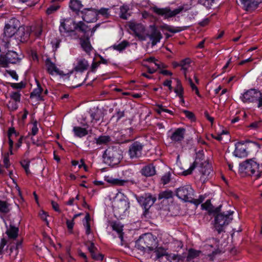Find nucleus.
<instances>
[{
	"label": "nucleus",
	"mask_w": 262,
	"mask_h": 262,
	"mask_svg": "<svg viewBox=\"0 0 262 262\" xmlns=\"http://www.w3.org/2000/svg\"><path fill=\"white\" fill-rule=\"evenodd\" d=\"M134 250L136 251H140L143 253H148L151 257H154L155 260L166 256L168 257L167 259L169 260V262H183L181 256L174 254L170 257L168 255L167 249L163 248V247H155L154 249L151 247H148L147 248L144 247H134Z\"/></svg>",
	"instance_id": "obj_1"
},
{
	"label": "nucleus",
	"mask_w": 262,
	"mask_h": 262,
	"mask_svg": "<svg viewBox=\"0 0 262 262\" xmlns=\"http://www.w3.org/2000/svg\"><path fill=\"white\" fill-rule=\"evenodd\" d=\"M102 158L105 164L113 166L119 164L122 159V151L117 146L109 147L104 151Z\"/></svg>",
	"instance_id": "obj_2"
},
{
	"label": "nucleus",
	"mask_w": 262,
	"mask_h": 262,
	"mask_svg": "<svg viewBox=\"0 0 262 262\" xmlns=\"http://www.w3.org/2000/svg\"><path fill=\"white\" fill-rule=\"evenodd\" d=\"M90 66L89 61L82 57H79L76 59L74 63L73 70L76 72V77H78L79 79L75 80V83H78L79 85L84 82L85 79L82 73L89 69Z\"/></svg>",
	"instance_id": "obj_3"
},
{
	"label": "nucleus",
	"mask_w": 262,
	"mask_h": 262,
	"mask_svg": "<svg viewBox=\"0 0 262 262\" xmlns=\"http://www.w3.org/2000/svg\"><path fill=\"white\" fill-rule=\"evenodd\" d=\"M129 207L128 200L124 196H116L113 202V211L116 217L123 216Z\"/></svg>",
	"instance_id": "obj_4"
},
{
	"label": "nucleus",
	"mask_w": 262,
	"mask_h": 262,
	"mask_svg": "<svg viewBox=\"0 0 262 262\" xmlns=\"http://www.w3.org/2000/svg\"><path fill=\"white\" fill-rule=\"evenodd\" d=\"M259 165L252 160H247L239 165V171L241 173L248 176H254L259 177Z\"/></svg>",
	"instance_id": "obj_5"
},
{
	"label": "nucleus",
	"mask_w": 262,
	"mask_h": 262,
	"mask_svg": "<svg viewBox=\"0 0 262 262\" xmlns=\"http://www.w3.org/2000/svg\"><path fill=\"white\" fill-rule=\"evenodd\" d=\"M189 9V7H186L185 5H183L173 10H171L169 8H159L157 7H152V10L156 14L166 19L173 17L182 11H186Z\"/></svg>",
	"instance_id": "obj_6"
},
{
	"label": "nucleus",
	"mask_w": 262,
	"mask_h": 262,
	"mask_svg": "<svg viewBox=\"0 0 262 262\" xmlns=\"http://www.w3.org/2000/svg\"><path fill=\"white\" fill-rule=\"evenodd\" d=\"M233 211L224 212L217 214L215 218V228L219 233L223 231V228L232 220Z\"/></svg>",
	"instance_id": "obj_7"
},
{
	"label": "nucleus",
	"mask_w": 262,
	"mask_h": 262,
	"mask_svg": "<svg viewBox=\"0 0 262 262\" xmlns=\"http://www.w3.org/2000/svg\"><path fill=\"white\" fill-rule=\"evenodd\" d=\"M129 29L133 32V34L141 41L146 40L148 34L146 32L145 26L141 24L134 21H130L128 24Z\"/></svg>",
	"instance_id": "obj_8"
},
{
	"label": "nucleus",
	"mask_w": 262,
	"mask_h": 262,
	"mask_svg": "<svg viewBox=\"0 0 262 262\" xmlns=\"http://www.w3.org/2000/svg\"><path fill=\"white\" fill-rule=\"evenodd\" d=\"M19 26V21L18 19L15 18L10 19L4 28V37L11 38L13 36L15 37Z\"/></svg>",
	"instance_id": "obj_9"
},
{
	"label": "nucleus",
	"mask_w": 262,
	"mask_h": 262,
	"mask_svg": "<svg viewBox=\"0 0 262 262\" xmlns=\"http://www.w3.org/2000/svg\"><path fill=\"white\" fill-rule=\"evenodd\" d=\"M194 191L191 186L186 185L178 188L176 191V195L181 200L188 202L191 201Z\"/></svg>",
	"instance_id": "obj_10"
},
{
	"label": "nucleus",
	"mask_w": 262,
	"mask_h": 262,
	"mask_svg": "<svg viewBox=\"0 0 262 262\" xmlns=\"http://www.w3.org/2000/svg\"><path fill=\"white\" fill-rule=\"evenodd\" d=\"M76 22L70 18L63 19L61 20L59 26V31L63 35H66L69 33L74 32Z\"/></svg>",
	"instance_id": "obj_11"
},
{
	"label": "nucleus",
	"mask_w": 262,
	"mask_h": 262,
	"mask_svg": "<svg viewBox=\"0 0 262 262\" xmlns=\"http://www.w3.org/2000/svg\"><path fill=\"white\" fill-rule=\"evenodd\" d=\"M32 32V28L30 26H19L15 39L21 42L27 41Z\"/></svg>",
	"instance_id": "obj_12"
},
{
	"label": "nucleus",
	"mask_w": 262,
	"mask_h": 262,
	"mask_svg": "<svg viewBox=\"0 0 262 262\" xmlns=\"http://www.w3.org/2000/svg\"><path fill=\"white\" fill-rule=\"evenodd\" d=\"M260 95H261L260 91L255 89H250L243 95L242 100L245 103L255 102L257 101Z\"/></svg>",
	"instance_id": "obj_13"
},
{
	"label": "nucleus",
	"mask_w": 262,
	"mask_h": 262,
	"mask_svg": "<svg viewBox=\"0 0 262 262\" xmlns=\"http://www.w3.org/2000/svg\"><path fill=\"white\" fill-rule=\"evenodd\" d=\"M82 19L86 23H94L97 20L98 12L92 8L83 9L81 11Z\"/></svg>",
	"instance_id": "obj_14"
},
{
	"label": "nucleus",
	"mask_w": 262,
	"mask_h": 262,
	"mask_svg": "<svg viewBox=\"0 0 262 262\" xmlns=\"http://www.w3.org/2000/svg\"><path fill=\"white\" fill-rule=\"evenodd\" d=\"M18 228L12 225H10V227L7 228L6 234L8 236V239L4 237L2 239L0 246H5L8 243V241L14 240L18 236Z\"/></svg>",
	"instance_id": "obj_15"
},
{
	"label": "nucleus",
	"mask_w": 262,
	"mask_h": 262,
	"mask_svg": "<svg viewBox=\"0 0 262 262\" xmlns=\"http://www.w3.org/2000/svg\"><path fill=\"white\" fill-rule=\"evenodd\" d=\"M137 200L144 208H150L156 202V198L150 193H145L144 195L139 197Z\"/></svg>",
	"instance_id": "obj_16"
},
{
	"label": "nucleus",
	"mask_w": 262,
	"mask_h": 262,
	"mask_svg": "<svg viewBox=\"0 0 262 262\" xmlns=\"http://www.w3.org/2000/svg\"><path fill=\"white\" fill-rule=\"evenodd\" d=\"M143 145L139 142H134L129 146L128 153L132 159L140 157L142 154Z\"/></svg>",
	"instance_id": "obj_17"
},
{
	"label": "nucleus",
	"mask_w": 262,
	"mask_h": 262,
	"mask_svg": "<svg viewBox=\"0 0 262 262\" xmlns=\"http://www.w3.org/2000/svg\"><path fill=\"white\" fill-rule=\"evenodd\" d=\"M202 165V163H200V160L196 158L193 162V163L190 165L189 168L183 172V174L187 176L191 174L193 170L196 167L200 168L199 171L202 174V175L209 174L210 173L209 170L208 169L203 170Z\"/></svg>",
	"instance_id": "obj_18"
},
{
	"label": "nucleus",
	"mask_w": 262,
	"mask_h": 262,
	"mask_svg": "<svg viewBox=\"0 0 262 262\" xmlns=\"http://www.w3.org/2000/svg\"><path fill=\"white\" fill-rule=\"evenodd\" d=\"M110 226L111 227L113 231H116L118 234L119 237L121 241V244L126 245V241L123 238L124 232L123 230V225L119 222L117 221H112L110 223Z\"/></svg>",
	"instance_id": "obj_19"
},
{
	"label": "nucleus",
	"mask_w": 262,
	"mask_h": 262,
	"mask_svg": "<svg viewBox=\"0 0 262 262\" xmlns=\"http://www.w3.org/2000/svg\"><path fill=\"white\" fill-rule=\"evenodd\" d=\"M45 66L48 73L50 75H58L60 76L65 75L63 72L58 69L50 58H47L46 60Z\"/></svg>",
	"instance_id": "obj_20"
},
{
	"label": "nucleus",
	"mask_w": 262,
	"mask_h": 262,
	"mask_svg": "<svg viewBox=\"0 0 262 262\" xmlns=\"http://www.w3.org/2000/svg\"><path fill=\"white\" fill-rule=\"evenodd\" d=\"M150 29L151 33L149 35L148 34L147 37H149L151 40L152 46H155L158 42H160L162 37V35L160 32L157 30L155 26H150Z\"/></svg>",
	"instance_id": "obj_21"
},
{
	"label": "nucleus",
	"mask_w": 262,
	"mask_h": 262,
	"mask_svg": "<svg viewBox=\"0 0 262 262\" xmlns=\"http://www.w3.org/2000/svg\"><path fill=\"white\" fill-rule=\"evenodd\" d=\"M154 239L150 233H146L140 236L136 242L137 246H152L154 244Z\"/></svg>",
	"instance_id": "obj_22"
},
{
	"label": "nucleus",
	"mask_w": 262,
	"mask_h": 262,
	"mask_svg": "<svg viewBox=\"0 0 262 262\" xmlns=\"http://www.w3.org/2000/svg\"><path fill=\"white\" fill-rule=\"evenodd\" d=\"M6 54V58L8 65L9 64H17L19 63L21 58L18 54L13 51H8Z\"/></svg>",
	"instance_id": "obj_23"
},
{
	"label": "nucleus",
	"mask_w": 262,
	"mask_h": 262,
	"mask_svg": "<svg viewBox=\"0 0 262 262\" xmlns=\"http://www.w3.org/2000/svg\"><path fill=\"white\" fill-rule=\"evenodd\" d=\"M141 174L146 177H152L156 174V167L152 163L144 166L140 170Z\"/></svg>",
	"instance_id": "obj_24"
},
{
	"label": "nucleus",
	"mask_w": 262,
	"mask_h": 262,
	"mask_svg": "<svg viewBox=\"0 0 262 262\" xmlns=\"http://www.w3.org/2000/svg\"><path fill=\"white\" fill-rule=\"evenodd\" d=\"M185 129L184 128H178L176 129L170 136V139L175 142H181L184 138Z\"/></svg>",
	"instance_id": "obj_25"
},
{
	"label": "nucleus",
	"mask_w": 262,
	"mask_h": 262,
	"mask_svg": "<svg viewBox=\"0 0 262 262\" xmlns=\"http://www.w3.org/2000/svg\"><path fill=\"white\" fill-rule=\"evenodd\" d=\"M83 7L81 1L79 0H71L69 3V7L77 15H79V13L81 14Z\"/></svg>",
	"instance_id": "obj_26"
},
{
	"label": "nucleus",
	"mask_w": 262,
	"mask_h": 262,
	"mask_svg": "<svg viewBox=\"0 0 262 262\" xmlns=\"http://www.w3.org/2000/svg\"><path fill=\"white\" fill-rule=\"evenodd\" d=\"M234 154L236 157L239 158L245 157L248 155L244 144L241 142H238L236 144Z\"/></svg>",
	"instance_id": "obj_27"
},
{
	"label": "nucleus",
	"mask_w": 262,
	"mask_h": 262,
	"mask_svg": "<svg viewBox=\"0 0 262 262\" xmlns=\"http://www.w3.org/2000/svg\"><path fill=\"white\" fill-rule=\"evenodd\" d=\"M241 4L246 11H252L256 9L258 6L255 0H240Z\"/></svg>",
	"instance_id": "obj_28"
},
{
	"label": "nucleus",
	"mask_w": 262,
	"mask_h": 262,
	"mask_svg": "<svg viewBox=\"0 0 262 262\" xmlns=\"http://www.w3.org/2000/svg\"><path fill=\"white\" fill-rule=\"evenodd\" d=\"M75 30H78L84 34H85L86 33L90 31L91 27L83 21H80L78 23H76L75 24Z\"/></svg>",
	"instance_id": "obj_29"
},
{
	"label": "nucleus",
	"mask_w": 262,
	"mask_h": 262,
	"mask_svg": "<svg viewBox=\"0 0 262 262\" xmlns=\"http://www.w3.org/2000/svg\"><path fill=\"white\" fill-rule=\"evenodd\" d=\"M92 122L97 123L99 121H102L103 119V113L101 110H97L91 112L90 114Z\"/></svg>",
	"instance_id": "obj_30"
},
{
	"label": "nucleus",
	"mask_w": 262,
	"mask_h": 262,
	"mask_svg": "<svg viewBox=\"0 0 262 262\" xmlns=\"http://www.w3.org/2000/svg\"><path fill=\"white\" fill-rule=\"evenodd\" d=\"M89 250L93 259L95 260H102L104 255L100 253L96 247H89Z\"/></svg>",
	"instance_id": "obj_31"
},
{
	"label": "nucleus",
	"mask_w": 262,
	"mask_h": 262,
	"mask_svg": "<svg viewBox=\"0 0 262 262\" xmlns=\"http://www.w3.org/2000/svg\"><path fill=\"white\" fill-rule=\"evenodd\" d=\"M73 132L76 137L82 138L88 134V131L85 128H82L80 126H74Z\"/></svg>",
	"instance_id": "obj_32"
},
{
	"label": "nucleus",
	"mask_w": 262,
	"mask_h": 262,
	"mask_svg": "<svg viewBox=\"0 0 262 262\" xmlns=\"http://www.w3.org/2000/svg\"><path fill=\"white\" fill-rule=\"evenodd\" d=\"M97 145H106L111 141L110 136L108 135H101L95 139Z\"/></svg>",
	"instance_id": "obj_33"
},
{
	"label": "nucleus",
	"mask_w": 262,
	"mask_h": 262,
	"mask_svg": "<svg viewBox=\"0 0 262 262\" xmlns=\"http://www.w3.org/2000/svg\"><path fill=\"white\" fill-rule=\"evenodd\" d=\"M42 89L41 88L40 85L38 84L37 87L35 89L33 92L30 94V98H36L37 101H40L42 100V97L40 96L41 92H42Z\"/></svg>",
	"instance_id": "obj_34"
},
{
	"label": "nucleus",
	"mask_w": 262,
	"mask_h": 262,
	"mask_svg": "<svg viewBox=\"0 0 262 262\" xmlns=\"http://www.w3.org/2000/svg\"><path fill=\"white\" fill-rule=\"evenodd\" d=\"M80 45L83 50L88 54H90L92 49V47L90 43L89 38L86 39H81Z\"/></svg>",
	"instance_id": "obj_35"
},
{
	"label": "nucleus",
	"mask_w": 262,
	"mask_h": 262,
	"mask_svg": "<svg viewBox=\"0 0 262 262\" xmlns=\"http://www.w3.org/2000/svg\"><path fill=\"white\" fill-rule=\"evenodd\" d=\"M174 92L177 94V95L180 98L181 100L184 102L183 99V88L182 85L181 81L177 79V85L174 90Z\"/></svg>",
	"instance_id": "obj_36"
},
{
	"label": "nucleus",
	"mask_w": 262,
	"mask_h": 262,
	"mask_svg": "<svg viewBox=\"0 0 262 262\" xmlns=\"http://www.w3.org/2000/svg\"><path fill=\"white\" fill-rule=\"evenodd\" d=\"M173 192L170 190H166L165 191H161L158 195V200H168L173 197Z\"/></svg>",
	"instance_id": "obj_37"
},
{
	"label": "nucleus",
	"mask_w": 262,
	"mask_h": 262,
	"mask_svg": "<svg viewBox=\"0 0 262 262\" xmlns=\"http://www.w3.org/2000/svg\"><path fill=\"white\" fill-rule=\"evenodd\" d=\"M10 211V204L6 201L0 200V213L7 214Z\"/></svg>",
	"instance_id": "obj_38"
},
{
	"label": "nucleus",
	"mask_w": 262,
	"mask_h": 262,
	"mask_svg": "<svg viewBox=\"0 0 262 262\" xmlns=\"http://www.w3.org/2000/svg\"><path fill=\"white\" fill-rule=\"evenodd\" d=\"M190 60L188 58H187L182 60L180 64V66L182 67V70L183 71L185 79H187L186 71L189 69L190 67Z\"/></svg>",
	"instance_id": "obj_39"
},
{
	"label": "nucleus",
	"mask_w": 262,
	"mask_h": 262,
	"mask_svg": "<svg viewBox=\"0 0 262 262\" xmlns=\"http://www.w3.org/2000/svg\"><path fill=\"white\" fill-rule=\"evenodd\" d=\"M129 43L126 40H123L118 44L114 45L113 48L117 51L121 52L124 50L127 47L129 46Z\"/></svg>",
	"instance_id": "obj_40"
},
{
	"label": "nucleus",
	"mask_w": 262,
	"mask_h": 262,
	"mask_svg": "<svg viewBox=\"0 0 262 262\" xmlns=\"http://www.w3.org/2000/svg\"><path fill=\"white\" fill-rule=\"evenodd\" d=\"M201 251L200 250H196L193 248H190L188 250V253L187 256V260H190L194 258L197 257L201 254Z\"/></svg>",
	"instance_id": "obj_41"
},
{
	"label": "nucleus",
	"mask_w": 262,
	"mask_h": 262,
	"mask_svg": "<svg viewBox=\"0 0 262 262\" xmlns=\"http://www.w3.org/2000/svg\"><path fill=\"white\" fill-rule=\"evenodd\" d=\"M120 17L124 19H127L129 16V14L128 13L129 8L126 6H122L120 7Z\"/></svg>",
	"instance_id": "obj_42"
},
{
	"label": "nucleus",
	"mask_w": 262,
	"mask_h": 262,
	"mask_svg": "<svg viewBox=\"0 0 262 262\" xmlns=\"http://www.w3.org/2000/svg\"><path fill=\"white\" fill-rule=\"evenodd\" d=\"M85 222L83 225L85 229V233L87 235H89L91 233V226L90 224V217L89 214H87L84 217Z\"/></svg>",
	"instance_id": "obj_43"
},
{
	"label": "nucleus",
	"mask_w": 262,
	"mask_h": 262,
	"mask_svg": "<svg viewBox=\"0 0 262 262\" xmlns=\"http://www.w3.org/2000/svg\"><path fill=\"white\" fill-rule=\"evenodd\" d=\"M248 127L252 129H258L262 128V120L259 119L257 121L252 122L248 126Z\"/></svg>",
	"instance_id": "obj_44"
},
{
	"label": "nucleus",
	"mask_w": 262,
	"mask_h": 262,
	"mask_svg": "<svg viewBox=\"0 0 262 262\" xmlns=\"http://www.w3.org/2000/svg\"><path fill=\"white\" fill-rule=\"evenodd\" d=\"M21 94L19 92H12L10 94V98L11 100L20 102Z\"/></svg>",
	"instance_id": "obj_45"
},
{
	"label": "nucleus",
	"mask_w": 262,
	"mask_h": 262,
	"mask_svg": "<svg viewBox=\"0 0 262 262\" xmlns=\"http://www.w3.org/2000/svg\"><path fill=\"white\" fill-rule=\"evenodd\" d=\"M225 252V251L223 250V248H217L215 251H213L211 254L208 255V257H210L211 260H213L214 257L217 255L221 254Z\"/></svg>",
	"instance_id": "obj_46"
},
{
	"label": "nucleus",
	"mask_w": 262,
	"mask_h": 262,
	"mask_svg": "<svg viewBox=\"0 0 262 262\" xmlns=\"http://www.w3.org/2000/svg\"><path fill=\"white\" fill-rule=\"evenodd\" d=\"M18 103L10 99L7 104V106L10 111H14L17 109Z\"/></svg>",
	"instance_id": "obj_47"
},
{
	"label": "nucleus",
	"mask_w": 262,
	"mask_h": 262,
	"mask_svg": "<svg viewBox=\"0 0 262 262\" xmlns=\"http://www.w3.org/2000/svg\"><path fill=\"white\" fill-rule=\"evenodd\" d=\"M107 182H109L110 183L113 184V185H119V186H122V185H124V184L125 183V181L117 179H108L107 180Z\"/></svg>",
	"instance_id": "obj_48"
},
{
	"label": "nucleus",
	"mask_w": 262,
	"mask_h": 262,
	"mask_svg": "<svg viewBox=\"0 0 262 262\" xmlns=\"http://www.w3.org/2000/svg\"><path fill=\"white\" fill-rule=\"evenodd\" d=\"M170 173L167 172L162 177L161 181L163 185H166L170 182Z\"/></svg>",
	"instance_id": "obj_49"
},
{
	"label": "nucleus",
	"mask_w": 262,
	"mask_h": 262,
	"mask_svg": "<svg viewBox=\"0 0 262 262\" xmlns=\"http://www.w3.org/2000/svg\"><path fill=\"white\" fill-rule=\"evenodd\" d=\"M144 61L149 62L150 63L155 64V67H157V68H161L160 62H158V61L154 57H150L149 58H146L144 60Z\"/></svg>",
	"instance_id": "obj_50"
},
{
	"label": "nucleus",
	"mask_w": 262,
	"mask_h": 262,
	"mask_svg": "<svg viewBox=\"0 0 262 262\" xmlns=\"http://www.w3.org/2000/svg\"><path fill=\"white\" fill-rule=\"evenodd\" d=\"M100 64H101V62H99V61L96 62V61H93L91 64V67L90 66V68H89L90 71L88 73H89V72L95 73L97 69L99 67Z\"/></svg>",
	"instance_id": "obj_51"
},
{
	"label": "nucleus",
	"mask_w": 262,
	"mask_h": 262,
	"mask_svg": "<svg viewBox=\"0 0 262 262\" xmlns=\"http://www.w3.org/2000/svg\"><path fill=\"white\" fill-rule=\"evenodd\" d=\"M189 82V83L191 86V88L192 90L195 91V94L201 97V95L200 94L199 90L198 88L195 85V84L193 83L192 79L190 77H187V79H186Z\"/></svg>",
	"instance_id": "obj_52"
},
{
	"label": "nucleus",
	"mask_w": 262,
	"mask_h": 262,
	"mask_svg": "<svg viewBox=\"0 0 262 262\" xmlns=\"http://www.w3.org/2000/svg\"><path fill=\"white\" fill-rule=\"evenodd\" d=\"M32 32L35 34V35L37 37L40 36L42 33V28L40 24L36 25L33 29H32Z\"/></svg>",
	"instance_id": "obj_53"
},
{
	"label": "nucleus",
	"mask_w": 262,
	"mask_h": 262,
	"mask_svg": "<svg viewBox=\"0 0 262 262\" xmlns=\"http://www.w3.org/2000/svg\"><path fill=\"white\" fill-rule=\"evenodd\" d=\"M0 67L3 68H7L8 65L6 58V54L0 55Z\"/></svg>",
	"instance_id": "obj_54"
},
{
	"label": "nucleus",
	"mask_w": 262,
	"mask_h": 262,
	"mask_svg": "<svg viewBox=\"0 0 262 262\" xmlns=\"http://www.w3.org/2000/svg\"><path fill=\"white\" fill-rule=\"evenodd\" d=\"M11 86L15 89H21L25 87V84L23 82L12 83Z\"/></svg>",
	"instance_id": "obj_55"
},
{
	"label": "nucleus",
	"mask_w": 262,
	"mask_h": 262,
	"mask_svg": "<svg viewBox=\"0 0 262 262\" xmlns=\"http://www.w3.org/2000/svg\"><path fill=\"white\" fill-rule=\"evenodd\" d=\"M58 8L59 7L57 6L52 5L47 9L46 13L48 15L51 14L55 12Z\"/></svg>",
	"instance_id": "obj_56"
},
{
	"label": "nucleus",
	"mask_w": 262,
	"mask_h": 262,
	"mask_svg": "<svg viewBox=\"0 0 262 262\" xmlns=\"http://www.w3.org/2000/svg\"><path fill=\"white\" fill-rule=\"evenodd\" d=\"M203 209L209 210L211 209V204L210 200H207L204 203L201 205Z\"/></svg>",
	"instance_id": "obj_57"
},
{
	"label": "nucleus",
	"mask_w": 262,
	"mask_h": 262,
	"mask_svg": "<svg viewBox=\"0 0 262 262\" xmlns=\"http://www.w3.org/2000/svg\"><path fill=\"white\" fill-rule=\"evenodd\" d=\"M183 112L184 113V114L185 115L186 117H187L188 119H190L191 121H194L195 118H194V115L193 113H192L190 111H186V110H184Z\"/></svg>",
	"instance_id": "obj_58"
},
{
	"label": "nucleus",
	"mask_w": 262,
	"mask_h": 262,
	"mask_svg": "<svg viewBox=\"0 0 262 262\" xmlns=\"http://www.w3.org/2000/svg\"><path fill=\"white\" fill-rule=\"evenodd\" d=\"M38 129L37 127V122L36 121H35L33 123V126L31 129L32 135L33 136L36 135L38 133Z\"/></svg>",
	"instance_id": "obj_59"
},
{
	"label": "nucleus",
	"mask_w": 262,
	"mask_h": 262,
	"mask_svg": "<svg viewBox=\"0 0 262 262\" xmlns=\"http://www.w3.org/2000/svg\"><path fill=\"white\" fill-rule=\"evenodd\" d=\"M6 72L11 76L13 79L18 80V76L16 72L14 70H7Z\"/></svg>",
	"instance_id": "obj_60"
},
{
	"label": "nucleus",
	"mask_w": 262,
	"mask_h": 262,
	"mask_svg": "<svg viewBox=\"0 0 262 262\" xmlns=\"http://www.w3.org/2000/svg\"><path fill=\"white\" fill-rule=\"evenodd\" d=\"M3 163L5 165V166L6 168H8L10 165V161H9V154H7V155H5L3 159Z\"/></svg>",
	"instance_id": "obj_61"
},
{
	"label": "nucleus",
	"mask_w": 262,
	"mask_h": 262,
	"mask_svg": "<svg viewBox=\"0 0 262 262\" xmlns=\"http://www.w3.org/2000/svg\"><path fill=\"white\" fill-rule=\"evenodd\" d=\"M39 214L40 218L42 220L45 221L47 223V224L48 225L49 223H48V222L47 221V217L48 216L47 213L43 210H41L40 211Z\"/></svg>",
	"instance_id": "obj_62"
},
{
	"label": "nucleus",
	"mask_w": 262,
	"mask_h": 262,
	"mask_svg": "<svg viewBox=\"0 0 262 262\" xmlns=\"http://www.w3.org/2000/svg\"><path fill=\"white\" fill-rule=\"evenodd\" d=\"M124 116V112H121L118 111L117 112L116 114H115L113 116V118H116V120L118 121L121 118H122Z\"/></svg>",
	"instance_id": "obj_63"
},
{
	"label": "nucleus",
	"mask_w": 262,
	"mask_h": 262,
	"mask_svg": "<svg viewBox=\"0 0 262 262\" xmlns=\"http://www.w3.org/2000/svg\"><path fill=\"white\" fill-rule=\"evenodd\" d=\"M165 107L161 104H158L156 105V108H155V111L159 114H161L162 112H164V110H165Z\"/></svg>",
	"instance_id": "obj_64"
}]
</instances>
